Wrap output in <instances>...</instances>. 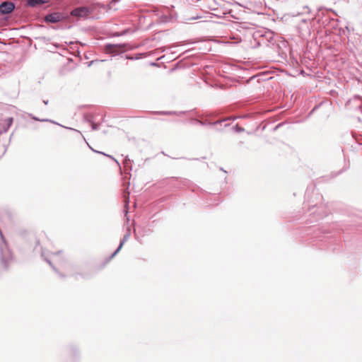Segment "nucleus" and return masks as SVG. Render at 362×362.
Segmentation results:
<instances>
[{"instance_id": "1", "label": "nucleus", "mask_w": 362, "mask_h": 362, "mask_svg": "<svg viewBox=\"0 0 362 362\" xmlns=\"http://www.w3.org/2000/svg\"><path fill=\"white\" fill-rule=\"evenodd\" d=\"M202 116L206 118V120H199V125L202 127H211L218 131L222 129L219 127H222V123L226 122V117L223 116L222 110L205 112Z\"/></svg>"}, {"instance_id": "2", "label": "nucleus", "mask_w": 362, "mask_h": 362, "mask_svg": "<svg viewBox=\"0 0 362 362\" xmlns=\"http://www.w3.org/2000/svg\"><path fill=\"white\" fill-rule=\"evenodd\" d=\"M105 48L107 52L112 54L113 56L119 55L124 53L127 50L130 49V45L125 43L120 44H112L107 43Z\"/></svg>"}, {"instance_id": "3", "label": "nucleus", "mask_w": 362, "mask_h": 362, "mask_svg": "<svg viewBox=\"0 0 362 362\" xmlns=\"http://www.w3.org/2000/svg\"><path fill=\"white\" fill-rule=\"evenodd\" d=\"M66 15L63 12L52 11L48 12L44 17L43 22L47 23H57L66 21Z\"/></svg>"}, {"instance_id": "4", "label": "nucleus", "mask_w": 362, "mask_h": 362, "mask_svg": "<svg viewBox=\"0 0 362 362\" xmlns=\"http://www.w3.org/2000/svg\"><path fill=\"white\" fill-rule=\"evenodd\" d=\"M93 9L86 6H78L71 11V15L78 20L86 19L92 13Z\"/></svg>"}, {"instance_id": "5", "label": "nucleus", "mask_w": 362, "mask_h": 362, "mask_svg": "<svg viewBox=\"0 0 362 362\" xmlns=\"http://www.w3.org/2000/svg\"><path fill=\"white\" fill-rule=\"evenodd\" d=\"M33 251L35 252H40V255H41V257L46 262H47L50 267H52V269L62 278H64L65 276L64 274H62L54 266V264H52V262H51V260L45 256V252L43 250V248L40 245V240H36L35 241V245L34 247V249H33Z\"/></svg>"}, {"instance_id": "6", "label": "nucleus", "mask_w": 362, "mask_h": 362, "mask_svg": "<svg viewBox=\"0 0 362 362\" xmlns=\"http://www.w3.org/2000/svg\"><path fill=\"white\" fill-rule=\"evenodd\" d=\"M153 115H176V116H181V115H185L189 113H193L195 115L200 117L199 114L197 112V110L192 109L189 111H153L151 112Z\"/></svg>"}, {"instance_id": "7", "label": "nucleus", "mask_w": 362, "mask_h": 362, "mask_svg": "<svg viewBox=\"0 0 362 362\" xmlns=\"http://www.w3.org/2000/svg\"><path fill=\"white\" fill-rule=\"evenodd\" d=\"M130 237V230L128 228V232L124 235L122 239L120 240V242L119 243V245L117 247L115 250V251L107 257L105 259V263L109 262L112 259H113L122 250L123 245L124 243L128 240V239Z\"/></svg>"}, {"instance_id": "8", "label": "nucleus", "mask_w": 362, "mask_h": 362, "mask_svg": "<svg viewBox=\"0 0 362 362\" xmlns=\"http://www.w3.org/2000/svg\"><path fill=\"white\" fill-rule=\"evenodd\" d=\"M15 8V4L12 1H4L0 3V13H11Z\"/></svg>"}, {"instance_id": "9", "label": "nucleus", "mask_w": 362, "mask_h": 362, "mask_svg": "<svg viewBox=\"0 0 362 362\" xmlns=\"http://www.w3.org/2000/svg\"><path fill=\"white\" fill-rule=\"evenodd\" d=\"M67 349L74 360L78 361L81 358V350L77 344H70L68 345Z\"/></svg>"}, {"instance_id": "10", "label": "nucleus", "mask_w": 362, "mask_h": 362, "mask_svg": "<svg viewBox=\"0 0 362 362\" xmlns=\"http://www.w3.org/2000/svg\"><path fill=\"white\" fill-rule=\"evenodd\" d=\"M242 38L237 33H228V45H237L241 42Z\"/></svg>"}, {"instance_id": "11", "label": "nucleus", "mask_w": 362, "mask_h": 362, "mask_svg": "<svg viewBox=\"0 0 362 362\" xmlns=\"http://www.w3.org/2000/svg\"><path fill=\"white\" fill-rule=\"evenodd\" d=\"M13 123V117H7L4 121V124L2 127V129H0V136L8 131L10 127L12 126Z\"/></svg>"}, {"instance_id": "12", "label": "nucleus", "mask_w": 362, "mask_h": 362, "mask_svg": "<svg viewBox=\"0 0 362 362\" xmlns=\"http://www.w3.org/2000/svg\"><path fill=\"white\" fill-rule=\"evenodd\" d=\"M41 122H50V123H52V124H54L59 125V126H60V127H62L66 128V129H69V130H72V131L76 132L79 133V134L82 136V137L83 138V139L86 141V139H85L84 136L82 135V134L81 133V132H80V131H78V130H77V129H74V128H71V127H65V126H64V125H62V124H59L58 122H55V121H54V120H52V119H42L41 120Z\"/></svg>"}, {"instance_id": "13", "label": "nucleus", "mask_w": 362, "mask_h": 362, "mask_svg": "<svg viewBox=\"0 0 362 362\" xmlns=\"http://www.w3.org/2000/svg\"><path fill=\"white\" fill-rule=\"evenodd\" d=\"M47 3V0H28L27 1V4L30 7H33V8L39 6L40 5L45 4Z\"/></svg>"}, {"instance_id": "14", "label": "nucleus", "mask_w": 362, "mask_h": 362, "mask_svg": "<svg viewBox=\"0 0 362 362\" xmlns=\"http://www.w3.org/2000/svg\"><path fill=\"white\" fill-rule=\"evenodd\" d=\"M220 200H219V196L218 195H214V198L212 197H210V198H208L206 199V203L207 204L208 206H211V205H216L219 203Z\"/></svg>"}, {"instance_id": "15", "label": "nucleus", "mask_w": 362, "mask_h": 362, "mask_svg": "<svg viewBox=\"0 0 362 362\" xmlns=\"http://www.w3.org/2000/svg\"><path fill=\"white\" fill-rule=\"evenodd\" d=\"M83 117V120L86 122L89 123L90 124L91 123H93V122L95 120L94 115L92 113H89V112L84 113Z\"/></svg>"}, {"instance_id": "16", "label": "nucleus", "mask_w": 362, "mask_h": 362, "mask_svg": "<svg viewBox=\"0 0 362 362\" xmlns=\"http://www.w3.org/2000/svg\"><path fill=\"white\" fill-rule=\"evenodd\" d=\"M213 88H220L221 90L225 89V86L223 83L220 81L219 80H215L213 81V83L210 85Z\"/></svg>"}, {"instance_id": "17", "label": "nucleus", "mask_w": 362, "mask_h": 362, "mask_svg": "<svg viewBox=\"0 0 362 362\" xmlns=\"http://www.w3.org/2000/svg\"><path fill=\"white\" fill-rule=\"evenodd\" d=\"M172 18H173V17H171V16H169L165 14H163L159 18V21H160V23H166L168 22H169Z\"/></svg>"}, {"instance_id": "18", "label": "nucleus", "mask_w": 362, "mask_h": 362, "mask_svg": "<svg viewBox=\"0 0 362 362\" xmlns=\"http://www.w3.org/2000/svg\"><path fill=\"white\" fill-rule=\"evenodd\" d=\"M131 160L129 158V156H127L124 160V164L126 166L127 168H129L130 170L132 169V166L131 165Z\"/></svg>"}, {"instance_id": "19", "label": "nucleus", "mask_w": 362, "mask_h": 362, "mask_svg": "<svg viewBox=\"0 0 362 362\" xmlns=\"http://www.w3.org/2000/svg\"><path fill=\"white\" fill-rule=\"evenodd\" d=\"M100 123H96L95 122V120L93 122V123L90 124V126H91V129L93 131H96V130H98L100 129Z\"/></svg>"}, {"instance_id": "20", "label": "nucleus", "mask_w": 362, "mask_h": 362, "mask_svg": "<svg viewBox=\"0 0 362 362\" xmlns=\"http://www.w3.org/2000/svg\"><path fill=\"white\" fill-rule=\"evenodd\" d=\"M139 55H140V54H139L137 56H132V55H129V54H126L125 55V59H129V60L139 59L140 58Z\"/></svg>"}, {"instance_id": "21", "label": "nucleus", "mask_w": 362, "mask_h": 362, "mask_svg": "<svg viewBox=\"0 0 362 362\" xmlns=\"http://www.w3.org/2000/svg\"><path fill=\"white\" fill-rule=\"evenodd\" d=\"M232 129L234 130L235 132H243L244 131L243 128L239 127L238 125L233 126L232 127Z\"/></svg>"}, {"instance_id": "22", "label": "nucleus", "mask_w": 362, "mask_h": 362, "mask_svg": "<svg viewBox=\"0 0 362 362\" xmlns=\"http://www.w3.org/2000/svg\"><path fill=\"white\" fill-rule=\"evenodd\" d=\"M199 120H200V119H198V118H193V117H192V118H191V119H190L189 122H190L191 123H192V124H199Z\"/></svg>"}, {"instance_id": "23", "label": "nucleus", "mask_w": 362, "mask_h": 362, "mask_svg": "<svg viewBox=\"0 0 362 362\" xmlns=\"http://www.w3.org/2000/svg\"><path fill=\"white\" fill-rule=\"evenodd\" d=\"M90 148L91 149L92 151L95 152V153H99V154H102V155H104L105 156H107V153H104V152H102V151H96L95 149H93L91 146H90Z\"/></svg>"}, {"instance_id": "24", "label": "nucleus", "mask_w": 362, "mask_h": 362, "mask_svg": "<svg viewBox=\"0 0 362 362\" xmlns=\"http://www.w3.org/2000/svg\"><path fill=\"white\" fill-rule=\"evenodd\" d=\"M201 18V16H191V17H189L187 18L186 20L187 21H192V20H197V19H199Z\"/></svg>"}, {"instance_id": "25", "label": "nucleus", "mask_w": 362, "mask_h": 362, "mask_svg": "<svg viewBox=\"0 0 362 362\" xmlns=\"http://www.w3.org/2000/svg\"><path fill=\"white\" fill-rule=\"evenodd\" d=\"M106 156L110 158H111V159H112L117 164V165L120 167L119 163L112 156L107 154V156Z\"/></svg>"}, {"instance_id": "26", "label": "nucleus", "mask_w": 362, "mask_h": 362, "mask_svg": "<svg viewBox=\"0 0 362 362\" xmlns=\"http://www.w3.org/2000/svg\"><path fill=\"white\" fill-rule=\"evenodd\" d=\"M156 223V220H154V221H151V222H149V223L147 224V226H148V227H153V226H155Z\"/></svg>"}, {"instance_id": "27", "label": "nucleus", "mask_w": 362, "mask_h": 362, "mask_svg": "<svg viewBox=\"0 0 362 362\" xmlns=\"http://www.w3.org/2000/svg\"><path fill=\"white\" fill-rule=\"evenodd\" d=\"M303 8L305 9V11H303V13H309L310 12V9H309L308 6H306Z\"/></svg>"}, {"instance_id": "28", "label": "nucleus", "mask_w": 362, "mask_h": 362, "mask_svg": "<svg viewBox=\"0 0 362 362\" xmlns=\"http://www.w3.org/2000/svg\"><path fill=\"white\" fill-rule=\"evenodd\" d=\"M33 119L34 121H39V122H41V120H42V119H40V118H39V117H36V116H34V117H33Z\"/></svg>"}, {"instance_id": "29", "label": "nucleus", "mask_w": 362, "mask_h": 362, "mask_svg": "<svg viewBox=\"0 0 362 362\" xmlns=\"http://www.w3.org/2000/svg\"><path fill=\"white\" fill-rule=\"evenodd\" d=\"M52 28L54 30H57V29L62 28L59 25H57V26H52Z\"/></svg>"}, {"instance_id": "30", "label": "nucleus", "mask_w": 362, "mask_h": 362, "mask_svg": "<svg viewBox=\"0 0 362 362\" xmlns=\"http://www.w3.org/2000/svg\"><path fill=\"white\" fill-rule=\"evenodd\" d=\"M42 102L46 105H48V103H49V100H43Z\"/></svg>"}, {"instance_id": "31", "label": "nucleus", "mask_w": 362, "mask_h": 362, "mask_svg": "<svg viewBox=\"0 0 362 362\" xmlns=\"http://www.w3.org/2000/svg\"><path fill=\"white\" fill-rule=\"evenodd\" d=\"M222 14L223 15V16H226V10L223 11Z\"/></svg>"}, {"instance_id": "32", "label": "nucleus", "mask_w": 362, "mask_h": 362, "mask_svg": "<svg viewBox=\"0 0 362 362\" xmlns=\"http://www.w3.org/2000/svg\"><path fill=\"white\" fill-rule=\"evenodd\" d=\"M36 39L45 40V37H36Z\"/></svg>"}, {"instance_id": "33", "label": "nucleus", "mask_w": 362, "mask_h": 362, "mask_svg": "<svg viewBox=\"0 0 362 362\" xmlns=\"http://www.w3.org/2000/svg\"><path fill=\"white\" fill-rule=\"evenodd\" d=\"M28 116L33 119V117L35 116L33 114H28Z\"/></svg>"}, {"instance_id": "34", "label": "nucleus", "mask_w": 362, "mask_h": 362, "mask_svg": "<svg viewBox=\"0 0 362 362\" xmlns=\"http://www.w3.org/2000/svg\"><path fill=\"white\" fill-rule=\"evenodd\" d=\"M126 220H127V223H129V218L127 216H126Z\"/></svg>"}, {"instance_id": "35", "label": "nucleus", "mask_w": 362, "mask_h": 362, "mask_svg": "<svg viewBox=\"0 0 362 362\" xmlns=\"http://www.w3.org/2000/svg\"><path fill=\"white\" fill-rule=\"evenodd\" d=\"M220 170L224 173H226V170H225L223 168H220Z\"/></svg>"}, {"instance_id": "36", "label": "nucleus", "mask_w": 362, "mask_h": 362, "mask_svg": "<svg viewBox=\"0 0 362 362\" xmlns=\"http://www.w3.org/2000/svg\"><path fill=\"white\" fill-rule=\"evenodd\" d=\"M93 62H94V61H91V62H90V63H89V66H90V65H91L92 64H93Z\"/></svg>"}, {"instance_id": "37", "label": "nucleus", "mask_w": 362, "mask_h": 362, "mask_svg": "<svg viewBox=\"0 0 362 362\" xmlns=\"http://www.w3.org/2000/svg\"><path fill=\"white\" fill-rule=\"evenodd\" d=\"M177 47V45H173L170 48H173V47Z\"/></svg>"}, {"instance_id": "38", "label": "nucleus", "mask_w": 362, "mask_h": 362, "mask_svg": "<svg viewBox=\"0 0 362 362\" xmlns=\"http://www.w3.org/2000/svg\"><path fill=\"white\" fill-rule=\"evenodd\" d=\"M105 122V118H104V117H103V118H102V122Z\"/></svg>"}, {"instance_id": "39", "label": "nucleus", "mask_w": 362, "mask_h": 362, "mask_svg": "<svg viewBox=\"0 0 362 362\" xmlns=\"http://www.w3.org/2000/svg\"><path fill=\"white\" fill-rule=\"evenodd\" d=\"M103 133L105 134H107V131L106 130H103Z\"/></svg>"}, {"instance_id": "40", "label": "nucleus", "mask_w": 362, "mask_h": 362, "mask_svg": "<svg viewBox=\"0 0 362 362\" xmlns=\"http://www.w3.org/2000/svg\"><path fill=\"white\" fill-rule=\"evenodd\" d=\"M81 276L83 277V278H87V276L83 275V274H81Z\"/></svg>"}, {"instance_id": "41", "label": "nucleus", "mask_w": 362, "mask_h": 362, "mask_svg": "<svg viewBox=\"0 0 362 362\" xmlns=\"http://www.w3.org/2000/svg\"><path fill=\"white\" fill-rule=\"evenodd\" d=\"M60 253V251H58L57 252L54 253V255Z\"/></svg>"}, {"instance_id": "42", "label": "nucleus", "mask_w": 362, "mask_h": 362, "mask_svg": "<svg viewBox=\"0 0 362 362\" xmlns=\"http://www.w3.org/2000/svg\"><path fill=\"white\" fill-rule=\"evenodd\" d=\"M227 119H228V120L231 119V118H230V117H227Z\"/></svg>"}]
</instances>
